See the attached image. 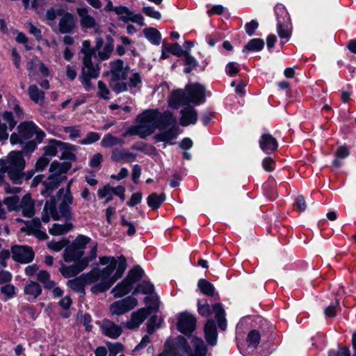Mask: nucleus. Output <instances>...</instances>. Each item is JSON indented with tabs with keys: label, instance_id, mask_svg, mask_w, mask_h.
Segmentation results:
<instances>
[{
	"label": "nucleus",
	"instance_id": "1",
	"mask_svg": "<svg viewBox=\"0 0 356 356\" xmlns=\"http://www.w3.org/2000/svg\"><path fill=\"white\" fill-rule=\"evenodd\" d=\"M102 264L106 265L102 269H95L88 273L83 274L79 278L67 281V285L73 291L85 294V284H91L90 291L94 294L104 293L123 275L127 268V261L124 257L117 259L114 257H104L101 259Z\"/></svg>",
	"mask_w": 356,
	"mask_h": 356
},
{
	"label": "nucleus",
	"instance_id": "2",
	"mask_svg": "<svg viewBox=\"0 0 356 356\" xmlns=\"http://www.w3.org/2000/svg\"><path fill=\"white\" fill-rule=\"evenodd\" d=\"M76 147L73 145L68 144L63 151L60 159L64 161L60 163L58 161H54L50 165L49 172L50 175L43 180L44 176L43 175H38L34 177L31 184V187H36L40 183L42 184L40 193L42 196L49 195L54 192L60 185V184L66 179L65 174L70 170L72 167L71 162L76 160V155L72 152V150H75Z\"/></svg>",
	"mask_w": 356,
	"mask_h": 356
},
{
	"label": "nucleus",
	"instance_id": "3",
	"mask_svg": "<svg viewBox=\"0 0 356 356\" xmlns=\"http://www.w3.org/2000/svg\"><path fill=\"white\" fill-rule=\"evenodd\" d=\"M44 196L49 197L45 202L42 213V220L44 222H48L51 218L56 220L60 218H64L67 221L72 220V213L70 206L72 204L74 198L70 191V184H67L66 188H60L57 192V196L60 200L58 207H56V200L51 194Z\"/></svg>",
	"mask_w": 356,
	"mask_h": 356
},
{
	"label": "nucleus",
	"instance_id": "4",
	"mask_svg": "<svg viewBox=\"0 0 356 356\" xmlns=\"http://www.w3.org/2000/svg\"><path fill=\"white\" fill-rule=\"evenodd\" d=\"M44 136V132L33 121H24L18 125L17 134H11L10 140L13 145L24 144L22 152L28 154L34 152Z\"/></svg>",
	"mask_w": 356,
	"mask_h": 356
},
{
	"label": "nucleus",
	"instance_id": "5",
	"mask_svg": "<svg viewBox=\"0 0 356 356\" xmlns=\"http://www.w3.org/2000/svg\"><path fill=\"white\" fill-rule=\"evenodd\" d=\"M25 160L22 152L13 151L6 159H0V185L4 181V174L7 173L9 179L16 184H20L23 180H28L33 176L32 172L27 175L24 172Z\"/></svg>",
	"mask_w": 356,
	"mask_h": 356
},
{
	"label": "nucleus",
	"instance_id": "6",
	"mask_svg": "<svg viewBox=\"0 0 356 356\" xmlns=\"http://www.w3.org/2000/svg\"><path fill=\"white\" fill-rule=\"evenodd\" d=\"M82 45L81 53L83 54V58L82 59L83 65L79 79L85 90L88 92L95 89L90 81L99 77L100 67L98 63H96V49L90 48V43L88 40L83 41Z\"/></svg>",
	"mask_w": 356,
	"mask_h": 356
},
{
	"label": "nucleus",
	"instance_id": "7",
	"mask_svg": "<svg viewBox=\"0 0 356 356\" xmlns=\"http://www.w3.org/2000/svg\"><path fill=\"white\" fill-rule=\"evenodd\" d=\"M205 88L200 83L187 85L184 90H177L172 92L170 104L188 105L193 103L199 105L205 102Z\"/></svg>",
	"mask_w": 356,
	"mask_h": 356
},
{
	"label": "nucleus",
	"instance_id": "8",
	"mask_svg": "<svg viewBox=\"0 0 356 356\" xmlns=\"http://www.w3.org/2000/svg\"><path fill=\"white\" fill-rule=\"evenodd\" d=\"M161 115L156 111L148 110L137 117L138 124L135 126V135L145 138L159 127Z\"/></svg>",
	"mask_w": 356,
	"mask_h": 356
},
{
	"label": "nucleus",
	"instance_id": "9",
	"mask_svg": "<svg viewBox=\"0 0 356 356\" xmlns=\"http://www.w3.org/2000/svg\"><path fill=\"white\" fill-rule=\"evenodd\" d=\"M129 67L124 65L121 59H118L110 63V73L111 75L109 81L111 88L116 93H120L128 89L126 82Z\"/></svg>",
	"mask_w": 356,
	"mask_h": 356
},
{
	"label": "nucleus",
	"instance_id": "10",
	"mask_svg": "<svg viewBox=\"0 0 356 356\" xmlns=\"http://www.w3.org/2000/svg\"><path fill=\"white\" fill-rule=\"evenodd\" d=\"M144 302L146 306L135 312V327H138L151 313L159 309L158 296H146Z\"/></svg>",
	"mask_w": 356,
	"mask_h": 356
},
{
	"label": "nucleus",
	"instance_id": "11",
	"mask_svg": "<svg viewBox=\"0 0 356 356\" xmlns=\"http://www.w3.org/2000/svg\"><path fill=\"white\" fill-rule=\"evenodd\" d=\"M161 121L165 122L166 125L172 124V126L168 131L155 135L154 138L157 141L168 143L175 138L178 135V127L176 124V120L172 117L170 113H167L161 115Z\"/></svg>",
	"mask_w": 356,
	"mask_h": 356
},
{
	"label": "nucleus",
	"instance_id": "12",
	"mask_svg": "<svg viewBox=\"0 0 356 356\" xmlns=\"http://www.w3.org/2000/svg\"><path fill=\"white\" fill-rule=\"evenodd\" d=\"M134 269H130L127 277L120 283L118 284L111 290V293L115 298H122L131 293L134 295Z\"/></svg>",
	"mask_w": 356,
	"mask_h": 356
},
{
	"label": "nucleus",
	"instance_id": "13",
	"mask_svg": "<svg viewBox=\"0 0 356 356\" xmlns=\"http://www.w3.org/2000/svg\"><path fill=\"white\" fill-rule=\"evenodd\" d=\"M196 322L193 315L188 312H182L178 316L177 329L185 334H191L195 329Z\"/></svg>",
	"mask_w": 356,
	"mask_h": 356
},
{
	"label": "nucleus",
	"instance_id": "14",
	"mask_svg": "<svg viewBox=\"0 0 356 356\" xmlns=\"http://www.w3.org/2000/svg\"><path fill=\"white\" fill-rule=\"evenodd\" d=\"M12 257L16 261L27 264L33 261L34 252L30 247L15 245L12 248Z\"/></svg>",
	"mask_w": 356,
	"mask_h": 356
},
{
	"label": "nucleus",
	"instance_id": "15",
	"mask_svg": "<svg viewBox=\"0 0 356 356\" xmlns=\"http://www.w3.org/2000/svg\"><path fill=\"white\" fill-rule=\"evenodd\" d=\"M134 136V125L129 126L122 134V138H118L114 136L110 133L104 135L102 141L101 145L104 148H108L115 145H122L124 144V138L129 136Z\"/></svg>",
	"mask_w": 356,
	"mask_h": 356
},
{
	"label": "nucleus",
	"instance_id": "16",
	"mask_svg": "<svg viewBox=\"0 0 356 356\" xmlns=\"http://www.w3.org/2000/svg\"><path fill=\"white\" fill-rule=\"evenodd\" d=\"M16 123L12 112L5 111L0 114V141L8 138V130L12 131Z\"/></svg>",
	"mask_w": 356,
	"mask_h": 356
},
{
	"label": "nucleus",
	"instance_id": "17",
	"mask_svg": "<svg viewBox=\"0 0 356 356\" xmlns=\"http://www.w3.org/2000/svg\"><path fill=\"white\" fill-rule=\"evenodd\" d=\"M134 308V298H127L116 301L111 305L110 311L113 315H122Z\"/></svg>",
	"mask_w": 356,
	"mask_h": 356
},
{
	"label": "nucleus",
	"instance_id": "18",
	"mask_svg": "<svg viewBox=\"0 0 356 356\" xmlns=\"http://www.w3.org/2000/svg\"><path fill=\"white\" fill-rule=\"evenodd\" d=\"M76 17L72 13L63 12L58 23L59 31L63 34L72 33L75 28Z\"/></svg>",
	"mask_w": 356,
	"mask_h": 356
},
{
	"label": "nucleus",
	"instance_id": "19",
	"mask_svg": "<svg viewBox=\"0 0 356 356\" xmlns=\"http://www.w3.org/2000/svg\"><path fill=\"white\" fill-rule=\"evenodd\" d=\"M88 266V259L83 258L81 261L72 265H63L60 268L61 274L65 277H71L76 275L79 272L84 270Z\"/></svg>",
	"mask_w": 356,
	"mask_h": 356
},
{
	"label": "nucleus",
	"instance_id": "20",
	"mask_svg": "<svg viewBox=\"0 0 356 356\" xmlns=\"http://www.w3.org/2000/svg\"><path fill=\"white\" fill-rule=\"evenodd\" d=\"M181 118L179 123L183 127L194 124L197 120V112L192 106L187 105L180 111Z\"/></svg>",
	"mask_w": 356,
	"mask_h": 356
},
{
	"label": "nucleus",
	"instance_id": "21",
	"mask_svg": "<svg viewBox=\"0 0 356 356\" xmlns=\"http://www.w3.org/2000/svg\"><path fill=\"white\" fill-rule=\"evenodd\" d=\"M259 144L260 148L267 154L273 152L278 147L277 139L269 134H262L259 138Z\"/></svg>",
	"mask_w": 356,
	"mask_h": 356
},
{
	"label": "nucleus",
	"instance_id": "22",
	"mask_svg": "<svg viewBox=\"0 0 356 356\" xmlns=\"http://www.w3.org/2000/svg\"><path fill=\"white\" fill-rule=\"evenodd\" d=\"M18 212L24 217L32 218L35 214V204L30 194H26L21 199Z\"/></svg>",
	"mask_w": 356,
	"mask_h": 356
},
{
	"label": "nucleus",
	"instance_id": "23",
	"mask_svg": "<svg viewBox=\"0 0 356 356\" xmlns=\"http://www.w3.org/2000/svg\"><path fill=\"white\" fill-rule=\"evenodd\" d=\"M101 328L104 334L111 339H117L122 332L121 326L115 324L109 320H104L102 323Z\"/></svg>",
	"mask_w": 356,
	"mask_h": 356
},
{
	"label": "nucleus",
	"instance_id": "24",
	"mask_svg": "<svg viewBox=\"0 0 356 356\" xmlns=\"http://www.w3.org/2000/svg\"><path fill=\"white\" fill-rule=\"evenodd\" d=\"M106 40L107 42L104 46L102 50H100V45L102 44V40H99L97 42L96 49L98 51L97 57L101 60L108 59L114 48V40L112 39L111 36H107Z\"/></svg>",
	"mask_w": 356,
	"mask_h": 356
},
{
	"label": "nucleus",
	"instance_id": "25",
	"mask_svg": "<svg viewBox=\"0 0 356 356\" xmlns=\"http://www.w3.org/2000/svg\"><path fill=\"white\" fill-rule=\"evenodd\" d=\"M144 294L146 296H157L154 293V286L148 280H140L135 284V295Z\"/></svg>",
	"mask_w": 356,
	"mask_h": 356
},
{
	"label": "nucleus",
	"instance_id": "26",
	"mask_svg": "<svg viewBox=\"0 0 356 356\" xmlns=\"http://www.w3.org/2000/svg\"><path fill=\"white\" fill-rule=\"evenodd\" d=\"M204 334L207 343L211 346H215L217 342V330L216 323L213 320L209 319L204 325Z\"/></svg>",
	"mask_w": 356,
	"mask_h": 356
},
{
	"label": "nucleus",
	"instance_id": "27",
	"mask_svg": "<svg viewBox=\"0 0 356 356\" xmlns=\"http://www.w3.org/2000/svg\"><path fill=\"white\" fill-rule=\"evenodd\" d=\"M83 254L84 252H81V250L71 245L65 249L63 258L66 262L74 261L76 263L83 259Z\"/></svg>",
	"mask_w": 356,
	"mask_h": 356
},
{
	"label": "nucleus",
	"instance_id": "28",
	"mask_svg": "<svg viewBox=\"0 0 356 356\" xmlns=\"http://www.w3.org/2000/svg\"><path fill=\"white\" fill-rule=\"evenodd\" d=\"M24 291L25 295L27 296V300L33 301L41 294L42 288L38 282L31 281L29 283L26 284Z\"/></svg>",
	"mask_w": 356,
	"mask_h": 356
},
{
	"label": "nucleus",
	"instance_id": "29",
	"mask_svg": "<svg viewBox=\"0 0 356 356\" xmlns=\"http://www.w3.org/2000/svg\"><path fill=\"white\" fill-rule=\"evenodd\" d=\"M67 143H63L57 140H51L49 144L43 147L44 154V156H54L56 155L58 150L65 149Z\"/></svg>",
	"mask_w": 356,
	"mask_h": 356
},
{
	"label": "nucleus",
	"instance_id": "30",
	"mask_svg": "<svg viewBox=\"0 0 356 356\" xmlns=\"http://www.w3.org/2000/svg\"><path fill=\"white\" fill-rule=\"evenodd\" d=\"M134 159V154L124 149L115 148L111 152V159L115 162H127Z\"/></svg>",
	"mask_w": 356,
	"mask_h": 356
},
{
	"label": "nucleus",
	"instance_id": "31",
	"mask_svg": "<svg viewBox=\"0 0 356 356\" xmlns=\"http://www.w3.org/2000/svg\"><path fill=\"white\" fill-rule=\"evenodd\" d=\"M213 311L215 313V318L218 321V327L222 330H225L227 327V322L225 316V310L220 303L213 305Z\"/></svg>",
	"mask_w": 356,
	"mask_h": 356
},
{
	"label": "nucleus",
	"instance_id": "32",
	"mask_svg": "<svg viewBox=\"0 0 356 356\" xmlns=\"http://www.w3.org/2000/svg\"><path fill=\"white\" fill-rule=\"evenodd\" d=\"M73 225L70 221L65 220L64 224L54 223L53 226L49 228V233L51 235L59 236L65 234L72 230Z\"/></svg>",
	"mask_w": 356,
	"mask_h": 356
},
{
	"label": "nucleus",
	"instance_id": "33",
	"mask_svg": "<svg viewBox=\"0 0 356 356\" xmlns=\"http://www.w3.org/2000/svg\"><path fill=\"white\" fill-rule=\"evenodd\" d=\"M165 200V195L164 193L157 194L156 193H153L147 197V203L152 209L156 210Z\"/></svg>",
	"mask_w": 356,
	"mask_h": 356
},
{
	"label": "nucleus",
	"instance_id": "34",
	"mask_svg": "<svg viewBox=\"0 0 356 356\" xmlns=\"http://www.w3.org/2000/svg\"><path fill=\"white\" fill-rule=\"evenodd\" d=\"M145 37L153 44L159 45L161 41V34L155 28L149 27L143 30Z\"/></svg>",
	"mask_w": 356,
	"mask_h": 356
},
{
	"label": "nucleus",
	"instance_id": "35",
	"mask_svg": "<svg viewBox=\"0 0 356 356\" xmlns=\"http://www.w3.org/2000/svg\"><path fill=\"white\" fill-rule=\"evenodd\" d=\"M28 93L30 99L35 104H41L44 99V92L35 85H31L29 87Z\"/></svg>",
	"mask_w": 356,
	"mask_h": 356
},
{
	"label": "nucleus",
	"instance_id": "36",
	"mask_svg": "<svg viewBox=\"0 0 356 356\" xmlns=\"http://www.w3.org/2000/svg\"><path fill=\"white\" fill-rule=\"evenodd\" d=\"M115 13L125 23L134 22V12L129 10L126 6H118L115 9Z\"/></svg>",
	"mask_w": 356,
	"mask_h": 356
},
{
	"label": "nucleus",
	"instance_id": "37",
	"mask_svg": "<svg viewBox=\"0 0 356 356\" xmlns=\"http://www.w3.org/2000/svg\"><path fill=\"white\" fill-rule=\"evenodd\" d=\"M184 63L185 67L184 68V72L185 73H190L192 70L195 69L197 66V60L192 56L188 51H185L184 54Z\"/></svg>",
	"mask_w": 356,
	"mask_h": 356
},
{
	"label": "nucleus",
	"instance_id": "38",
	"mask_svg": "<svg viewBox=\"0 0 356 356\" xmlns=\"http://www.w3.org/2000/svg\"><path fill=\"white\" fill-rule=\"evenodd\" d=\"M81 17V24L83 27L92 28L95 25V19L88 14L87 8H83L78 11Z\"/></svg>",
	"mask_w": 356,
	"mask_h": 356
},
{
	"label": "nucleus",
	"instance_id": "39",
	"mask_svg": "<svg viewBox=\"0 0 356 356\" xmlns=\"http://www.w3.org/2000/svg\"><path fill=\"white\" fill-rule=\"evenodd\" d=\"M195 352L191 356H205L207 353V348L202 339L193 337L191 341Z\"/></svg>",
	"mask_w": 356,
	"mask_h": 356
},
{
	"label": "nucleus",
	"instance_id": "40",
	"mask_svg": "<svg viewBox=\"0 0 356 356\" xmlns=\"http://www.w3.org/2000/svg\"><path fill=\"white\" fill-rule=\"evenodd\" d=\"M198 288L202 293L207 296H213L215 293V288L213 285L204 279H200L197 283Z\"/></svg>",
	"mask_w": 356,
	"mask_h": 356
},
{
	"label": "nucleus",
	"instance_id": "41",
	"mask_svg": "<svg viewBox=\"0 0 356 356\" xmlns=\"http://www.w3.org/2000/svg\"><path fill=\"white\" fill-rule=\"evenodd\" d=\"M264 47V41L260 38H254L250 40L244 47L243 51L245 50L249 51H259Z\"/></svg>",
	"mask_w": 356,
	"mask_h": 356
},
{
	"label": "nucleus",
	"instance_id": "42",
	"mask_svg": "<svg viewBox=\"0 0 356 356\" xmlns=\"http://www.w3.org/2000/svg\"><path fill=\"white\" fill-rule=\"evenodd\" d=\"M277 23H286L289 21V13L282 4H277L275 7Z\"/></svg>",
	"mask_w": 356,
	"mask_h": 356
},
{
	"label": "nucleus",
	"instance_id": "43",
	"mask_svg": "<svg viewBox=\"0 0 356 356\" xmlns=\"http://www.w3.org/2000/svg\"><path fill=\"white\" fill-rule=\"evenodd\" d=\"M21 200L15 195L6 197L3 204L6 205L9 211H18Z\"/></svg>",
	"mask_w": 356,
	"mask_h": 356
},
{
	"label": "nucleus",
	"instance_id": "44",
	"mask_svg": "<svg viewBox=\"0 0 356 356\" xmlns=\"http://www.w3.org/2000/svg\"><path fill=\"white\" fill-rule=\"evenodd\" d=\"M277 32L281 39L288 40L291 35V27L286 23H277Z\"/></svg>",
	"mask_w": 356,
	"mask_h": 356
},
{
	"label": "nucleus",
	"instance_id": "45",
	"mask_svg": "<svg viewBox=\"0 0 356 356\" xmlns=\"http://www.w3.org/2000/svg\"><path fill=\"white\" fill-rule=\"evenodd\" d=\"M261 336L258 331L253 330H251L247 337L248 346L252 348H256L260 342Z\"/></svg>",
	"mask_w": 356,
	"mask_h": 356
},
{
	"label": "nucleus",
	"instance_id": "46",
	"mask_svg": "<svg viewBox=\"0 0 356 356\" xmlns=\"http://www.w3.org/2000/svg\"><path fill=\"white\" fill-rule=\"evenodd\" d=\"M162 323L163 321L161 319H159L156 316H152L147 325V333L149 334H153L156 328L161 327Z\"/></svg>",
	"mask_w": 356,
	"mask_h": 356
},
{
	"label": "nucleus",
	"instance_id": "47",
	"mask_svg": "<svg viewBox=\"0 0 356 356\" xmlns=\"http://www.w3.org/2000/svg\"><path fill=\"white\" fill-rule=\"evenodd\" d=\"M90 241V238L89 237L84 235H79L72 245L79 250H81V252H84L86 245L89 243Z\"/></svg>",
	"mask_w": 356,
	"mask_h": 356
},
{
	"label": "nucleus",
	"instance_id": "48",
	"mask_svg": "<svg viewBox=\"0 0 356 356\" xmlns=\"http://www.w3.org/2000/svg\"><path fill=\"white\" fill-rule=\"evenodd\" d=\"M101 138V135L97 132H89L85 138L81 140L79 143L83 145H88L98 141Z\"/></svg>",
	"mask_w": 356,
	"mask_h": 356
},
{
	"label": "nucleus",
	"instance_id": "49",
	"mask_svg": "<svg viewBox=\"0 0 356 356\" xmlns=\"http://www.w3.org/2000/svg\"><path fill=\"white\" fill-rule=\"evenodd\" d=\"M106 345L108 348V356H116L117 354L123 350V346L118 342L106 341Z\"/></svg>",
	"mask_w": 356,
	"mask_h": 356
},
{
	"label": "nucleus",
	"instance_id": "50",
	"mask_svg": "<svg viewBox=\"0 0 356 356\" xmlns=\"http://www.w3.org/2000/svg\"><path fill=\"white\" fill-rule=\"evenodd\" d=\"M116 51L118 55L122 56L125 53L124 45L130 44V40L127 37H119L116 38Z\"/></svg>",
	"mask_w": 356,
	"mask_h": 356
},
{
	"label": "nucleus",
	"instance_id": "51",
	"mask_svg": "<svg viewBox=\"0 0 356 356\" xmlns=\"http://www.w3.org/2000/svg\"><path fill=\"white\" fill-rule=\"evenodd\" d=\"M165 348L162 353L158 356H181L175 352L174 349V343L171 339L166 340L165 343Z\"/></svg>",
	"mask_w": 356,
	"mask_h": 356
},
{
	"label": "nucleus",
	"instance_id": "52",
	"mask_svg": "<svg viewBox=\"0 0 356 356\" xmlns=\"http://www.w3.org/2000/svg\"><path fill=\"white\" fill-rule=\"evenodd\" d=\"M97 194L100 198H105L106 202H108L113 198L112 187L109 186H105L104 188H99L97 191Z\"/></svg>",
	"mask_w": 356,
	"mask_h": 356
},
{
	"label": "nucleus",
	"instance_id": "53",
	"mask_svg": "<svg viewBox=\"0 0 356 356\" xmlns=\"http://www.w3.org/2000/svg\"><path fill=\"white\" fill-rule=\"evenodd\" d=\"M15 286L13 284H8L1 287L0 291L6 296L8 299H10L15 296Z\"/></svg>",
	"mask_w": 356,
	"mask_h": 356
},
{
	"label": "nucleus",
	"instance_id": "54",
	"mask_svg": "<svg viewBox=\"0 0 356 356\" xmlns=\"http://www.w3.org/2000/svg\"><path fill=\"white\" fill-rule=\"evenodd\" d=\"M97 86L99 90L97 92L98 96L104 99H109L110 92L104 83L102 81H99Z\"/></svg>",
	"mask_w": 356,
	"mask_h": 356
},
{
	"label": "nucleus",
	"instance_id": "55",
	"mask_svg": "<svg viewBox=\"0 0 356 356\" xmlns=\"http://www.w3.org/2000/svg\"><path fill=\"white\" fill-rule=\"evenodd\" d=\"M169 52L172 55L177 56H181L184 55L185 51L183 50L182 47L178 43L166 44Z\"/></svg>",
	"mask_w": 356,
	"mask_h": 356
},
{
	"label": "nucleus",
	"instance_id": "56",
	"mask_svg": "<svg viewBox=\"0 0 356 356\" xmlns=\"http://www.w3.org/2000/svg\"><path fill=\"white\" fill-rule=\"evenodd\" d=\"M64 131L69 134V137L72 140H75L81 136L80 130L76 126L65 127Z\"/></svg>",
	"mask_w": 356,
	"mask_h": 356
},
{
	"label": "nucleus",
	"instance_id": "57",
	"mask_svg": "<svg viewBox=\"0 0 356 356\" xmlns=\"http://www.w3.org/2000/svg\"><path fill=\"white\" fill-rule=\"evenodd\" d=\"M143 13L145 15L155 19H160L161 18V14L151 6L143 7Z\"/></svg>",
	"mask_w": 356,
	"mask_h": 356
},
{
	"label": "nucleus",
	"instance_id": "58",
	"mask_svg": "<svg viewBox=\"0 0 356 356\" xmlns=\"http://www.w3.org/2000/svg\"><path fill=\"white\" fill-rule=\"evenodd\" d=\"M64 10L62 9H54L53 8L47 10L46 13L47 19L49 21H54L57 17H61L63 15Z\"/></svg>",
	"mask_w": 356,
	"mask_h": 356
},
{
	"label": "nucleus",
	"instance_id": "59",
	"mask_svg": "<svg viewBox=\"0 0 356 356\" xmlns=\"http://www.w3.org/2000/svg\"><path fill=\"white\" fill-rule=\"evenodd\" d=\"M103 160V156L101 153L94 154L90 159L89 165L93 168H99Z\"/></svg>",
	"mask_w": 356,
	"mask_h": 356
},
{
	"label": "nucleus",
	"instance_id": "60",
	"mask_svg": "<svg viewBox=\"0 0 356 356\" xmlns=\"http://www.w3.org/2000/svg\"><path fill=\"white\" fill-rule=\"evenodd\" d=\"M197 311L198 313L204 317H207L211 314V308L208 303L205 302L201 304L200 302L197 303Z\"/></svg>",
	"mask_w": 356,
	"mask_h": 356
},
{
	"label": "nucleus",
	"instance_id": "61",
	"mask_svg": "<svg viewBox=\"0 0 356 356\" xmlns=\"http://www.w3.org/2000/svg\"><path fill=\"white\" fill-rule=\"evenodd\" d=\"M8 104L10 108H12L17 117L20 118L23 115V111L17 103V100L15 98H11L8 101Z\"/></svg>",
	"mask_w": 356,
	"mask_h": 356
},
{
	"label": "nucleus",
	"instance_id": "62",
	"mask_svg": "<svg viewBox=\"0 0 356 356\" xmlns=\"http://www.w3.org/2000/svg\"><path fill=\"white\" fill-rule=\"evenodd\" d=\"M258 26H259V23L256 20H254V19L251 20L250 22L247 23L245 25V29L246 33L248 35L252 36V35H254V31L258 28Z\"/></svg>",
	"mask_w": 356,
	"mask_h": 356
},
{
	"label": "nucleus",
	"instance_id": "63",
	"mask_svg": "<svg viewBox=\"0 0 356 356\" xmlns=\"http://www.w3.org/2000/svg\"><path fill=\"white\" fill-rule=\"evenodd\" d=\"M294 207L300 212L304 211L307 208L305 200L303 196L299 195L296 199Z\"/></svg>",
	"mask_w": 356,
	"mask_h": 356
},
{
	"label": "nucleus",
	"instance_id": "64",
	"mask_svg": "<svg viewBox=\"0 0 356 356\" xmlns=\"http://www.w3.org/2000/svg\"><path fill=\"white\" fill-rule=\"evenodd\" d=\"M262 167L266 171L272 172L275 167L274 160L270 157L265 158L262 161Z\"/></svg>",
	"mask_w": 356,
	"mask_h": 356
}]
</instances>
